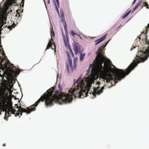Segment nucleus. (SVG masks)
<instances>
[{"instance_id": "obj_33", "label": "nucleus", "mask_w": 149, "mask_h": 149, "mask_svg": "<svg viewBox=\"0 0 149 149\" xmlns=\"http://www.w3.org/2000/svg\"><path fill=\"white\" fill-rule=\"evenodd\" d=\"M23 6H24V5H23V3H22V7H23Z\"/></svg>"}, {"instance_id": "obj_16", "label": "nucleus", "mask_w": 149, "mask_h": 149, "mask_svg": "<svg viewBox=\"0 0 149 149\" xmlns=\"http://www.w3.org/2000/svg\"><path fill=\"white\" fill-rule=\"evenodd\" d=\"M77 58H74V60H73V63H74V64L73 66L74 67V68L76 67V63L77 62Z\"/></svg>"}, {"instance_id": "obj_13", "label": "nucleus", "mask_w": 149, "mask_h": 149, "mask_svg": "<svg viewBox=\"0 0 149 149\" xmlns=\"http://www.w3.org/2000/svg\"><path fill=\"white\" fill-rule=\"evenodd\" d=\"M85 55V54H84L81 53L80 56V59L81 61H82L84 59V57Z\"/></svg>"}, {"instance_id": "obj_23", "label": "nucleus", "mask_w": 149, "mask_h": 149, "mask_svg": "<svg viewBox=\"0 0 149 149\" xmlns=\"http://www.w3.org/2000/svg\"><path fill=\"white\" fill-rule=\"evenodd\" d=\"M8 28L10 29V30H11L12 29V27L11 26H8Z\"/></svg>"}, {"instance_id": "obj_17", "label": "nucleus", "mask_w": 149, "mask_h": 149, "mask_svg": "<svg viewBox=\"0 0 149 149\" xmlns=\"http://www.w3.org/2000/svg\"><path fill=\"white\" fill-rule=\"evenodd\" d=\"M70 33L71 34V35L74 36L75 35H77V33L74 32V31L73 30H71V32Z\"/></svg>"}, {"instance_id": "obj_3", "label": "nucleus", "mask_w": 149, "mask_h": 149, "mask_svg": "<svg viewBox=\"0 0 149 149\" xmlns=\"http://www.w3.org/2000/svg\"><path fill=\"white\" fill-rule=\"evenodd\" d=\"M35 104L31 106V107H27L26 109L22 108L21 106L18 107V104H16L15 105L17 106V108H18V111L19 112H15L16 111L13 108L12 106V102H11L10 103V107L7 110L6 108H5V114L6 115L8 114V116H10L12 113L13 114H15L16 116H18L19 114L21 115H22V112L26 113L27 114L30 113L31 111H34L36 110V107L34 106Z\"/></svg>"}, {"instance_id": "obj_24", "label": "nucleus", "mask_w": 149, "mask_h": 149, "mask_svg": "<svg viewBox=\"0 0 149 149\" xmlns=\"http://www.w3.org/2000/svg\"><path fill=\"white\" fill-rule=\"evenodd\" d=\"M56 1L57 2V4L58 6L59 5V2L58 0H56Z\"/></svg>"}, {"instance_id": "obj_22", "label": "nucleus", "mask_w": 149, "mask_h": 149, "mask_svg": "<svg viewBox=\"0 0 149 149\" xmlns=\"http://www.w3.org/2000/svg\"><path fill=\"white\" fill-rule=\"evenodd\" d=\"M138 6L136 5L135 7L133 9V10L135 11L138 8Z\"/></svg>"}, {"instance_id": "obj_18", "label": "nucleus", "mask_w": 149, "mask_h": 149, "mask_svg": "<svg viewBox=\"0 0 149 149\" xmlns=\"http://www.w3.org/2000/svg\"><path fill=\"white\" fill-rule=\"evenodd\" d=\"M142 3V1L141 0H140L136 5L137 6H138L139 7L141 5V4Z\"/></svg>"}, {"instance_id": "obj_1", "label": "nucleus", "mask_w": 149, "mask_h": 149, "mask_svg": "<svg viewBox=\"0 0 149 149\" xmlns=\"http://www.w3.org/2000/svg\"><path fill=\"white\" fill-rule=\"evenodd\" d=\"M109 40L104 45H102V47L100 48L97 52V54L95 61L92 64H90L89 68L92 67V73L90 76L87 77L82 79L79 78L77 81H74V84H77V91H78L77 96H81L85 95V97L88 96V93L92 94L95 97L96 94L99 95L102 93V90L104 88V86L100 88H92V91H90L92 84L94 83V80L98 78V75L100 78L104 80H106L107 82H109L111 81L115 82L116 81H120L121 79L124 78L125 76L128 75L131 71L133 70L137 65L136 62L131 63L126 69V72L123 70L118 68L112 69L110 64L105 61L102 65L105 60V57L104 56L102 52V48L105 47L109 42Z\"/></svg>"}, {"instance_id": "obj_29", "label": "nucleus", "mask_w": 149, "mask_h": 149, "mask_svg": "<svg viewBox=\"0 0 149 149\" xmlns=\"http://www.w3.org/2000/svg\"><path fill=\"white\" fill-rule=\"evenodd\" d=\"M147 9H149V5H148V7H147Z\"/></svg>"}, {"instance_id": "obj_27", "label": "nucleus", "mask_w": 149, "mask_h": 149, "mask_svg": "<svg viewBox=\"0 0 149 149\" xmlns=\"http://www.w3.org/2000/svg\"><path fill=\"white\" fill-rule=\"evenodd\" d=\"M50 0H47V3L48 4H49L50 3Z\"/></svg>"}, {"instance_id": "obj_26", "label": "nucleus", "mask_w": 149, "mask_h": 149, "mask_svg": "<svg viewBox=\"0 0 149 149\" xmlns=\"http://www.w3.org/2000/svg\"><path fill=\"white\" fill-rule=\"evenodd\" d=\"M11 65V67H12V68H13L15 67V66H14L13 65V64H12V65Z\"/></svg>"}, {"instance_id": "obj_28", "label": "nucleus", "mask_w": 149, "mask_h": 149, "mask_svg": "<svg viewBox=\"0 0 149 149\" xmlns=\"http://www.w3.org/2000/svg\"><path fill=\"white\" fill-rule=\"evenodd\" d=\"M24 0H22V3H23V5H24Z\"/></svg>"}, {"instance_id": "obj_2", "label": "nucleus", "mask_w": 149, "mask_h": 149, "mask_svg": "<svg viewBox=\"0 0 149 149\" xmlns=\"http://www.w3.org/2000/svg\"><path fill=\"white\" fill-rule=\"evenodd\" d=\"M77 81L76 79L74 80V87L73 86L70 89H69V93L66 94L62 92V88L61 86H59L58 88L60 91H57L54 95L53 93L54 92V87L48 90L44 94L42 95L36 102L34 106H37L38 104L40 102H43L45 100V104L47 106H52L54 102H62L65 103H68L71 101L72 99V95L75 97H79L81 98V96H77L78 91H77L78 89H77V84H75L74 81Z\"/></svg>"}, {"instance_id": "obj_32", "label": "nucleus", "mask_w": 149, "mask_h": 149, "mask_svg": "<svg viewBox=\"0 0 149 149\" xmlns=\"http://www.w3.org/2000/svg\"><path fill=\"white\" fill-rule=\"evenodd\" d=\"M121 26V25L119 26L117 28V29H118V28H119Z\"/></svg>"}, {"instance_id": "obj_12", "label": "nucleus", "mask_w": 149, "mask_h": 149, "mask_svg": "<svg viewBox=\"0 0 149 149\" xmlns=\"http://www.w3.org/2000/svg\"><path fill=\"white\" fill-rule=\"evenodd\" d=\"M53 39H52V38H51V39L50 40L49 42L48 43L47 45L46 50H47L49 49V47H52V44L54 45V47H55V44L53 42Z\"/></svg>"}, {"instance_id": "obj_7", "label": "nucleus", "mask_w": 149, "mask_h": 149, "mask_svg": "<svg viewBox=\"0 0 149 149\" xmlns=\"http://www.w3.org/2000/svg\"><path fill=\"white\" fill-rule=\"evenodd\" d=\"M7 15L5 13H3L0 15V32L1 31L3 26L6 24V22H5L7 20Z\"/></svg>"}, {"instance_id": "obj_25", "label": "nucleus", "mask_w": 149, "mask_h": 149, "mask_svg": "<svg viewBox=\"0 0 149 149\" xmlns=\"http://www.w3.org/2000/svg\"><path fill=\"white\" fill-rule=\"evenodd\" d=\"M77 35L81 39H82V38H81V37L79 35L77 34Z\"/></svg>"}, {"instance_id": "obj_6", "label": "nucleus", "mask_w": 149, "mask_h": 149, "mask_svg": "<svg viewBox=\"0 0 149 149\" xmlns=\"http://www.w3.org/2000/svg\"><path fill=\"white\" fill-rule=\"evenodd\" d=\"M5 92L6 91L4 89L0 88V101L5 105L6 102Z\"/></svg>"}, {"instance_id": "obj_15", "label": "nucleus", "mask_w": 149, "mask_h": 149, "mask_svg": "<svg viewBox=\"0 0 149 149\" xmlns=\"http://www.w3.org/2000/svg\"><path fill=\"white\" fill-rule=\"evenodd\" d=\"M131 11V10H130V11H128V12H127L125 15L123 16L122 18L123 19L125 18L126 17H127L129 15V14L130 13Z\"/></svg>"}, {"instance_id": "obj_34", "label": "nucleus", "mask_w": 149, "mask_h": 149, "mask_svg": "<svg viewBox=\"0 0 149 149\" xmlns=\"http://www.w3.org/2000/svg\"><path fill=\"white\" fill-rule=\"evenodd\" d=\"M136 0H134V3L135 2V1Z\"/></svg>"}, {"instance_id": "obj_20", "label": "nucleus", "mask_w": 149, "mask_h": 149, "mask_svg": "<svg viewBox=\"0 0 149 149\" xmlns=\"http://www.w3.org/2000/svg\"><path fill=\"white\" fill-rule=\"evenodd\" d=\"M144 6H146V8H147V7L148 6V4L146 2L144 3Z\"/></svg>"}, {"instance_id": "obj_30", "label": "nucleus", "mask_w": 149, "mask_h": 149, "mask_svg": "<svg viewBox=\"0 0 149 149\" xmlns=\"http://www.w3.org/2000/svg\"><path fill=\"white\" fill-rule=\"evenodd\" d=\"M3 146H6V144H3Z\"/></svg>"}, {"instance_id": "obj_19", "label": "nucleus", "mask_w": 149, "mask_h": 149, "mask_svg": "<svg viewBox=\"0 0 149 149\" xmlns=\"http://www.w3.org/2000/svg\"><path fill=\"white\" fill-rule=\"evenodd\" d=\"M8 91H9V95H11L12 94V92H13V91H12L10 89H9Z\"/></svg>"}, {"instance_id": "obj_10", "label": "nucleus", "mask_w": 149, "mask_h": 149, "mask_svg": "<svg viewBox=\"0 0 149 149\" xmlns=\"http://www.w3.org/2000/svg\"><path fill=\"white\" fill-rule=\"evenodd\" d=\"M74 51L75 54H77L79 47L78 46V43L75 42L73 45Z\"/></svg>"}, {"instance_id": "obj_9", "label": "nucleus", "mask_w": 149, "mask_h": 149, "mask_svg": "<svg viewBox=\"0 0 149 149\" xmlns=\"http://www.w3.org/2000/svg\"><path fill=\"white\" fill-rule=\"evenodd\" d=\"M14 1V0H8L6 2L4 3V7L5 10L7 11L9 9L10 6L11 5Z\"/></svg>"}, {"instance_id": "obj_5", "label": "nucleus", "mask_w": 149, "mask_h": 149, "mask_svg": "<svg viewBox=\"0 0 149 149\" xmlns=\"http://www.w3.org/2000/svg\"><path fill=\"white\" fill-rule=\"evenodd\" d=\"M64 23V27L65 31V34L66 35V37L65 36V35L63 33V31H62V35L63 37L64 43L65 47L69 49L70 53H68V54H69L70 55V58L71 57L73 58L74 56L73 53L72 52L71 49H70V45H69V41L68 40V33L67 30V26L65 21V20H63V23Z\"/></svg>"}, {"instance_id": "obj_21", "label": "nucleus", "mask_w": 149, "mask_h": 149, "mask_svg": "<svg viewBox=\"0 0 149 149\" xmlns=\"http://www.w3.org/2000/svg\"><path fill=\"white\" fill-rule=\"evenodd\" d=\"M138 6L136 5L135 7L133 9V10L135 11L138 8Z\"/></svg>"}, {"instance_id": "obj_31", "label": "nucleus", "mask_w": 149, "mask_h": 149, "mask_svg": "<svg viewBox=\"0 0 149 149\" xmlns=\"http://www.w3.org/2000/svg\"><path fill=\"white\" fill-rule=\"evenodd\" d=\"M57 7V9H56V10H57L58 11V8H57V7Z\"/></svg>"}, {"instance_id": "obj_4", "label": "nucleus", "mask_w": 149, "mask_h": 149, "mask_svg": "<svg viewBox=\"0 0 149 149\" xmlns=\"http://www.w3.org/2000/svg\"><path fill=\"white\" fill-rule=\"evenodd\" d=\"M146 44L147 45V48L145 49L143 48L142 55L140 57L136 56L135 60L137 61V63L143 62L146 60L149 56V39H146L145 40Z\"/></svg>"}, {"instance_id": "obj_11", "label": "nucleus", "mask_w": 149, "mask_h": 149, "mask_svg": "<svg viewBox=\"0 0 149 149\" xmlns=\"http://www.w3.org/2000/svg\"><path fill=\"white\" fill-rule=\"evenodd\" d=\"M107 36V34L105 35L104 36H103L101 37V38H99L97 40H96L95 41V42H96L95 44V45H97L102 41H103L106 38V36Z\"/></svg>"}, {"instance_id": "obj_14", "label": "nucleus", "mask_w": 149, "mask_h": 149, "mask_svg": "<svg viewBox=\"0 0 149 149\" xmlns=\"http://www.w3.org/2000/svg\"><path fill=\"white\" fill-rule=\"evenodd\" d=\"M53 28L52 27L51 29H50L51 30V38H52L53 37H54L55 36V34L54 31L52 30Z\"/></svg>"}, {"instance_id": "obj_8", "label": "nucleus", "mask_w": 149, "mask_h": 149, "mask_svg": "<svg viewBox=\"0 0 149 149\" xmlns=\"http://www.w3.org/2000/svg\"><path fill=\"white\" fill-rule=\"evenodd\" d=\"M70 54H68V63H67L66 66V70L68 72L70 70H73L74 68L73 67H72V61L71 59L70 58Z\"/></svg>"}]
</instances>
